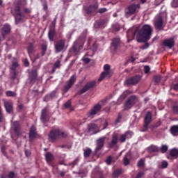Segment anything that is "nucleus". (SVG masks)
<instances>
[{
	"instance_id": "obj_15",
	"label": "nucleus",
	"mask_w": 178,
	"mask_h": 178,
	"mask_svg": "<svg viewBox=\"0 0 178 178\" xmlns=\"http://www.w3.org/2000/svg\"><path fill=\"white\" fill-rule=\"evenodd\" d=\"M102 109V105L99 103L93 106V108L88 113V118H91V116H94L97 114L99 111Z\"/></svg>"
},
{
	"instance_id": "obj_36",
	"label": "nucleus",
	"mask_w": 178,
	"mask_h": 178,
	"mask_svg": "<svg viewBox=\"0 0 178 178\" xmlns=\"http://www.w3.org/2000/svg\"><path fill=\"white\" fill-rule=\"evenodd\" d=\"M27 52L29 55H31L33 52H34V44L29 43L28 48H27Z\"/></svg>"
},
{
	"instance_id": "obj_38",
	"label": "nucleus",
	"mask_w": 178,
	"mask_h": 178,
	"mask_svg": "<svg viewBox=\"0 0 178 178\" xmlns=\"http://www.w3.org/2000/svg\"><path fill=\"white\" fill-rule=\"evenodd\" d=\"M158 147L155 145H151L147 148L148 152H158Z\"/></svg>"
},
{
	"instance_id": "obj_27",
	"label": "nucleus",
	"mask_w": 178,
	"mask_h": 178,
	"mask_svg": "<svg viewBox=\"0 0 178 178\" xmlns=\"http://www.w3.org/2000/svg\"><path fill=\"white\" fill-rule=\"evenodd\" d=\"M98 129V125L94 123L89 124L88 125V133H90L91 134H97L95 130Z\"/></svg>"
},
{
	"instance_id": "obj_9",
	"label": "nucleus",
	"mask_w": 178,
	"mask_h": 178,
	"mask_svg": "<svg viewBox=\"0 0 178 178\" xmlns=\"http://www.w3.org/2000/svg\"><path fill=\"white\" fill-rule=\"evenodd\" d=\"M142 76L140 74H136L133 76L129 77L128 79H127L124 82L125 86H136V84H138L140 83V81L141 80Z\"/></svg>"
},
{
	"instance_id": "obj_12",
	"label": "nucleus",
	"mask_w": 178,
	"mask_h": 178,
	"mask_svg": "<svg viewBox=\"0 0 178 178\" xmlns=\"http://www.w3.org/2000/svg\"><path fill=\"white\" fill-rule=\"evenodd\" d=\"M77 79V76H76V74L72 75L68 81L66 82V85L64 86L63 91L64 92H67L72 87H73V85L74 83H76V80Z\"/></svg>"
},
{
	"instance_id": "obj_34",
	"label": "nucleus",
	"mask_w": 178,
	"mask_h": 178,
	"mask_svg": "<svg viewBox=\"0 0 178 178\" xmlns=\"http://www.w3.org/2000/svg\"><path fill=\"white\" fill-rule=\"evenodd\" d=\"M104 24H105V20L103 19V20L97 21L95 23V27H96V29H99L102 27Z\"/></svg>"
},
{
	"instance_id": "obj_25",
	"label": "nucleus",
	"mask_w": 178,
	"mask_h": 178,
	"mask_svg": "<svg viewBox=\"0 0 178 178\" xmlns=\"http://www.w3.org/2000/svg\"><path fill=\"white\" fill-rule=\"evenodd\" d=\"M154 27L156 30H162L163 29V19L159 17L154 22Z\"/></svg>"
},
{
	"instance_id": "obj_48",
	"label": "nucleus",
	"mask_w": 178,
	"mask_h": 178,
	"mask_svg": "<svg viewBox=\"0 0 178 178\" xmlns=\"http://www.w3.org/2000/svg\"><path fill=\"white\" fill-rule=\"evenodd\" d=\"M147 41L146 42H145V44L140 47V49H148L149 47V44L148 42H147Z\"/></svg>"
},
{
	"instance_id": "obj_11",
	"label": "nucleus",
	"mask_w": 178,
	"mask_h": 178,
	"mask_svg": "<svg viewBox=\"0 0 178 178\" xmlns=\"http://www.w3.org/2000/svg\"><path fill=\"white\" fill-rule=\"evenodd\" d=\"M35 138H40V134L37 131V128L35 126L32 125L29 129V142L33 143Z\"/></svg>"
},
{
	"instance_id": "obj_35",
	"label": "nucleus",
	"mask_w": 178,
	"mask_h": 178,
	"mask_svg": "<svg viewBox=\"0 0 178 178\" xmlns=\"http://www.w3.org/2000/svg\"><path fill=\"white\" fill-rule=\"evenodd\" d=\"M170 155L172 158H178V149H172L170 152Z\"/></svg>"
},
{
	"instance_id": "obj_46",
	"label": "nucleus",
	"mask_w": 178,
	"mask_h": 178,
	"mask_svg": "<svg viewBox=\"0 0 178 178\" xmlns=\"http://www.w3.org/2000/svg\"><path fill=\"white\" fill-rule=\"evenodd\" d=\"M8 178H15L16 177V174L15 173V171H10L7 175Z\"/></svg>"
},
{
	"instance_id": "obj_53",
	"label": "nucleus",
	"mask_w": 178,
	"mask_h": 178,
	"mask_svg": "<svg viewBox=\"0 0 178 178\" xmlns=\"http://www.w3.org/2000/svg\"><path fill=\"white\" fill-rule=\"evenodd\" d=\"M1 152L4 156H8V153L6 152V147L5 146L1 147Z\"/></svg>"
},
{
	"instance_id": "obj_14",
	"label": "nucleus",
	"mask_w": 178,
	"mask_h": 178,
	"mask_svg": "<svg viewBox=\"0 0 178 178\" xmlns=\"http://www.w3.org/2000/svg\"><path fill=\"white\" fill-rule=\"evenodd\" d=\"M151 122H152V113L148 111L145 118H144V129L145 130H148V127L151 124Z\"/></svg>"
},
{
	"instance_id": "obj_13",
	"label": "nucleus",
	"mask_w": 178,
	"mask_h": 178,
	"mask_svg": "<svg viewBox=\"0 0 178 178\" xmlns=\"http://www.w3.org/2000/svg\"><path fill=\"white\" fill-rule=\"evenodd\" d=\"M96 84L97 81H95L88 82L85 86L77 92V95H82L84 92H87L90 88H94Z\"/></svg>"
},
{
	"instance_id": "obj_44",
	"label": "nucleus",
	"mask_w": 178,
	"mask_h": 178,
	"mask_svg": "<svg viewBox=\"0 0 178 178\" xmlns=\"http://www.w3.org/2000/svg\"><path fill=\"white\" fill-rule=\"evenodd\" d=\"M122 113H118V117L115 120V124H118V123H120V122L122 120Z\"/></svg>"
},
{
	"instance_id": "obj_49",
	"label": "nucleus",
	"mask_w": 178,
	"mask_h": 178,
	"mask_svg": "<svg viewBox=\"0 0 178 178\" xmlns=\"http://www.w3.org/2000/svg\"><path fill=\"white\" fill-rule=\"evenodd\" d=\"M172 112L174 115H178V105H174L172 106Z\"/></svg>"
},
{
	"instance_id": "obj_28",
	"label": "nucleus",
	"mask_w": 178,
	"mask_h": 178,
	"mask_svg": "<svg viewBox=\"0 0 178 178\" xmlns=\"http://www.w3.org/2000/svg\"><path fill=\"white\" fill-rule=\"evenodd\" d=\"M60 66H62V64H60V60H56L53 65L52 70L50 71V74H54L55 72H56L57 69H60Z\"/></svg>"
},
{
	"instance_id": "obj_58",
	"label": "nucleus",
	"mask_w": 178,
	"mask_h": 178,
	"mask_svg": "<svg viewBox=\"0 0 178 178\" xmlns=\"http://www.w3.org/2000/svg\"><path fill=\"white\" fill-rule=\"evenodd\" d=\"M154 80L155 83H159V81H161V76H158V75L154 76Z\"/></svg>"
},
{
	"instance_id": "obj_54",
	"label": "nucleus",
	"mask_w": 178,
	"mask_h": 178,
	"mask_svg": "<svg viewBox=\"0 0 178 178\" xmlns=\"http://www.w3.org/2000/svg\"><path fill=\"white\" fill-rule=\"evenodd\" d=\"M105 12H108V9H106V8H99L97 13L102 14L105 13Z\"/></svg>"
},
{
	"instance_id": "obj_32",
	"label": "nucleus",
	"mask_w": 178,
	"mask_h": 178,
	"mask_svg": "<svg viewBox=\"0 0 178 178\" xmlns=\"http://www.w3.org/2000/svg\"><path fill=\"white\" fill-rule=\"evenodd\" d=\"M122 173H123V170H122V169L115 170L113 172V177L114 178L119 177V176H120Z\"/></svg>"
},
{
	"instance_id": "obj_2",
	"label": "nucleus",
	"mask_w": 178,
	"mask_h": 178,
	"mask_svg": "<svg viewBox=\"0 0 178 178\" xmlns=\"http://www.w3.org/2000/svg\"><path fill=\"white\" fill-rule=\"evenodd\" d=\"M22 1H18L14 8V17L15 19V23H20L23 22L24 19H27L26 15H30L31 13V10L30 8H24V13H22Z\"/></svg>"
},
{
	"instance_id": "obj_39",
	"label": "nucleus",
	"mask_w": 178,
	"mask_h": 178,
	"mask_svg": "<svg viewBox=\"0 0 178 178\" xmlns=\"http://www.w3.org/2000/svg\"><path fill=\"white\" fill-rule=\"evenodd\" d=\"M92 152V151L91 150L90 148H88V149H85L84 152H83L84 158L90 157V155H91Z\"/></svg>"
},
{
	"instance_id": "obj_7",
	"label": "nucleus",
	"mask_w": 178,
	"mask_h": 178,
	"mask_svg": "<svg viewBox=\"0 0 178 178\" xmlns=\"http://www.w3.org/2000/svg\"><path fill=\"white\" fill-rule=\"evenodd\" d=\"M66 45V40L60 39L54 42V49L56 54H59L65 51V47Z\"/></svg>"
},
{
	"instance_id": "obj_45",
	"label": "nucleus",
	"mask_w": 178,
	"mask_h": 178,
	"mask_svg": "<svg viewBox=\"0 0 178 178\" xmlns=\"http://www.w3.org/2000/svg\"><path fill=\"white\" fill-rule=\"evenodd\" d=\"M17 67H19V63H17V61H13L10 67L11 70H16Z\"/></svg>"
},
{
	"instance_id": "obj_47",
	"label": "nucleus",
	"mask_w": 178,
	"mask_h": 178,
	"mask_svg": "<svg viewBox=\"0 0 178 178\" xmlns=\"http://www.w3.org/2000/svg\"><path fill=\"white\" fill-rule=\"evenodd\" d=\"M168 149V145H163L161 147V152H162L163 154H165V152H166Z\"/></svg>"
},
{
	"instance_id": "obj_1",
	"label": "nucleus",
	"mask_w": 178,
	"mask_h": 178,
	"mask_svg": "<svg viewBox=\"0 0 178 178\" xmlns=\"http://www.w3.org/2000/svg\"><path fill=\"white\" fill-rule=\"evenodd\" d=\"M136 35V40L138 42H147L149 40H151V35H152V28L150 25L145 24L141 29L137 26L132 28L127 32V38H134Z\"/></svg>"
},
{
	"instance_id": "obj_51",
	"label": "nucleus",
	"mask_w": 178,
	"mask_h": 178,
	"mask_svg": "<svg viewBox=\"0 0 178 178\" xmlns=\"http://www.w3.org/2000/svg\"><path fill=\"white\" fill-rule=\"evenodd\" d=\"M171 6L172 8H178V0H172Z\"/></svg>"
},
{
	"instance_id": "obj_42",
	"label": "nucleus",
	"mask_w": 178,
	"mask_h": 178,
	"mask_svg": "<svg viewBox=\"0 0 178 178\" xmlns=\"http://www.w3.org/2000/svg\"><path fill=\"white\" fill-rule=\"evenodd\" d=\"M6 95L7 97H16L17 94L13 91L8 90L6 92Z\"/></svg>"
},
{
	"instance_id": "obj_64",
	"label": "nucleus",
	"mask_w": 178,
	"mask_h": 178,
	"mask_svg": "<svg viewBox=\"0 0 178 178\" xmlns=\"http://www.w3.org/2000/svg\"><path fill=\"white\" fill-rule=\"evenodd\" d=\"M144 176V172H140L137 174L136 178H141Z\"/></svg>"
},
{
	"instance_id": "obj_57",
	"label": "nucleus",
	"mask_w": 178,
	"mask_h": 178,
	"mask_svg": "<svg viewBox=\"0 0 178 178\" xmlns=\"http://www.w3.org/2000/svg\"><path fill=\"white\" fill-rule=\"evenodd\" d=\"M106 163H107L108 165H111L112 163V156H109L107 157L106 160Z\"/></svg>"
},
{
	"instance_id": "obj_4",
	"label": "nucleus",
	"mask_w": 178,
	"mask_h": 178,
	"mask_svg": "<svg viewBox=\"0 0 178 178\" xmlns=\"http://www.w3.org/2000/svg\"><path fill=\"white\" fill-rule=\"evenodd\" d=\"M60 137L66 138V137H67V134L60 131L59 129H52L49 134V140L51 143H55V140Z\"/></svg>"
},
{
	"instance_id": "obj_62",
	"label": "nucleus",
	"mask_w": 178,
	"mask_h": 178,
	"mask_svg": "<svg viewBox=\"0 0 178 178\" xmlns=\"http://www.w3.org/2000/svg\"><path fill=\"white\" fill-rule=\"evenodd\" d=\"M17 108L19 109L18 112H22V111H23L24 108V106L22 104H20L17 106Z\"/></svg>"
},
{
	"instance_id": "obj_22",
	"label": "nucleus",
	"mask_w": 178,
	"mask_h": 178,
	"mask_svg": "<svg viewBox=\"0 0 178 178\" xmlns=\"http://www.w3.org/2000/svg\"><path fill=\"white\" fill-rule=\"evenodd\" d=\"M10 25L8 24H4L1 29V35H2L3 40H5L7 34H10Z\"/></svg>"
},
{
	"instance_id": "obj_61",
	"label": "nucleus",
	"mask_w": 178,
	"mask_h": 178,
	"mask_svg": "<svg viewBox=\"0 0 178 178\" xmlns=\"http://www.w3.org/2000/svg\"><path fill=\"white\" fill-rule=\"evenodd\" d=\"M25 155L29 158V156H31V151L29 149H25Z\"/></svg>"
},
{
	"instance_id": "obj_19",
	"label": "nucleus",
	"mask_w": 178,
	"mask_h": 178,
	"mask_svg": "<svg viewBox=\"0 0 178 178\" xmlns=\"http://www.w3.org/2000/svg\"><path fill=\"white\" fill-rule=\"evenodd\" d=\"M163 45L167 47L169 49H172L175 47V39L173 38L165 39L163 41Z\"/></svg>"
},
{
	"instance_id": "obj_21",
	"label": "nucleus",
	"mask_w": 178,
	"mask_h": 178,
	"mask_svg": "<svg viewBox=\"0 0 178 178\" xmlns=\"http://www.w3.org/2000/svg\"><path fill=\"white\" fill-rule=\"evenodd\" d=\"M37 77H38V74H37V70H32L29 73V81L31 84H34L35 81H37Z\"/></svg>"
},
{
	"instance_id": "obj_63",
	"label": "nucleus",
	"mask_w": 178,
	"mask_h": 178,
	"mask_svg": "<svg viewBox=\"0 0 178 178\" xmlns=\"http://www.w3.org/2000/svg\"><path fill=\"white\" fill-rule=\"evenodd\" d=\"M149 70H151V68H149V66L145 65V73H146V74L149 73Z\"/></svg>"
},
{
	"instance_id": "obj_23",
	"label": "nucleus",
	"mask_w": 178,
	"mask_h": 178,
	"mask_svg": "<svg viewBox=\"0 0 178 178\" xmlns=\"http://www.w3.org/2000/svg\"><path fill=\"white\" fill-rule=\"evenodd\" d=\"M13 128H14V133L17 137L22 134V129L20 128V122L18 121H15L13 122Z\"/></svg>"
},
{
	"instance_id": "obj_26",
	"label": "nucleus",
	"mask_w": 178,
	"mask_h": 178,
	"mask_svg": "<svg viewBox=\"0 0 178 178\" xmlns=\"http://www.w3.org/2000/svg\"><path fill=\"white\" fill-rule=\"evenodd\" d=\"M47 119H48V111L44 108L41 111L40 120L42 123H47Z\"/></svg>"
},
{
	"instance_id": "obj_41",
	"label": "nucleus",
	"mask_w": 178,
	"mask_h": 178,
	"mask_svg": "<svg viewBox=\"0 0 178 178\" xmlns=\"http://www.w3.org/2000/svg\"><path fill=\"white\" fill-rule=\"evenodd\" d=\"M130 94H133V92L131 90H127L122 93V98H126L130 95Z\"/></svg>"
},
{
	"instance_id": "obj_43",
	"label": "nucleus",
	"mask_w": 178,
	"mask_h": 178,
	"mask_svg": "<svg viewBox=\"0 0 178 178\" xmlns=\"http://www.w3.org/2000/svg\"><path fill=\"white\" fill-rule=\"evenodd\" d=\"M144 165H145V161L143 159L139 160L137 163L138 168H143V166H144Z\"/></svg>"
},
{
	"instance_id": "obj_30",
	"label": "nucleus",
	"mask_w": 178,
	"mask_h": 178,
	"mask_svg": "<svg viewBox=\"0 0 178 178\" xmlns=\"http://www.w3.org/2000/svg\"><path fill=\"white\" fill-rule=\"evenodd\" d=\"M48 37L49 41H54L55 37V28H51L48 33Z\"/></svg>"
},
{
	"instance_id": "obj_8",
	"label": "nucleus",
	"mask_w": 178,
	"mask_h": 178,
	"mask_svg": "<svg viewBox=\"0 0 178 178\" xmlns=\"http://www.w3.org/2000/svg\"><path fill=\"white\" fill-rule=\"evenodd\" d=\"M98 8H99V4L98 2H95L93 4H90L88 6L84 8L86 16H92L93 13H95L97 10H98Z\"/></svg>"
},
{
	"instance_id": "obj_3",
	"label": "nucleus",
	"mask_w": 178,
	"mask_h": 178,
	"mask_svg": "<svg viewBox=\"0 0 178 178\" xmlns=\"http://www.w3.org/2000/svg\"><path fill=\"white\" fill-rule=\"evenodd\" d=\"M141 6L139 3H132L126 7L124 10V16L126 19L131 17V16H137V14L140 12Z\"/></svg>"
},
{
	"instance_id": "obj_50",
	"label": "nucleus",
	"mask_w": 178,
	"mask_h": 178,
	"mask_svg": "<svg viewBox=\"0 0 178 178\" xmlns=\"http://www.w3.org/2000/svg\"><path fill=\"white\" fill-rule=\"evenodd\" d=\"M4 115L3 113L2 112V107L0 106V123H2L3 122Z\"/></svg>"
},
{
	"instance_id": "obj_10",
	"label": "nucleus",
	"mask_w": 178,
	"mask_h": 178,
	"mask_svg": "<svg viewBox=\"0 0 178 178\" xmlns=\"http://www.w3.org/2000/svg\"><path fill=\"white\" fill-rule=\"evenodd\" d=\"M104 72L100 74L99 78L98 79V81L101 82L105 77H108L111 79L112 77V74L111 73V65L109 64H106L104 66Z\"/></svg>"
},
{
	"instance_id": "obj_37",
	"label": "nucleus",
	"mask_w": 178,
	"mask_h": 178,
	"mask_svg": "<svg viewBox=\"0 0 178 178\" xmlns=\"http://www.w3.org/2000/svg\"><path fill=\"white\" fill-rule=\"evenodd\" d=\"M170 131L172 136H176V134H178V126L177 125L172 126L170 129Z\"/></svg>"
},
{
	"instance_id": "obj_55",
	"label": "nucleus",
	"mask_w": 178,
	"mask_h": 178,
	"mask_svg": "<svg viewBox=\"0 0 178 178\" xmlns=\"http://www.w3.org/2000/svg\"><path fill=\"white\" fill-rule=\"evenodd\" d=\"M168 161H163L161 162V168L162 169H166L168 168Z\"/></svg>"
},
{
	"instance_id": "obj_33",
	"label": "nucleus",
	"mask_w": 178,
	"mask_h": 178,
	"mask_svg": "<svg viewBox=\"0 0 178 178\" xmlns=\"http://www.w3.org/2000/svg\"><path fill=\"white\" fill-rule=\"evenodd\" d=\"M45 159L47 162H52L54 161V155L51 152H47L45 154Z\"/></svg>"
},
{
	"instance_id": "obj_16",
	"label": "nucleus",
	"mask_w": 178,
	"mask_h": 178,
	"mask_svg": "<svg viewBox=\"0 0 178 178\" xmlns=\"http://www.w3.org/2000/svg\"><path fill=\"white\" fill-rule=\"evenodd\" d=\"M119 48H120V39L115 38L112 40V42L111 44V49L113 52H117Z\"/></svg>"
},
{
	"instance_id": "obj_52",
	"label": "nucleus",
	"mask_w": 178,
	"mask_h": 178,
	"mask_svg": "<svg viewBox=\"0 0 178 178\" xmlns=\"http://www.w3.org/2000/svg\"><path fill=\"white\" fill-rule=\"evenodd\" d=\"M124 166L130 165V160L127 159V156L124 157Z\"/></svg>"
},
{
	"instance_id": "obj_18",
	"label": "nucleus",
	"mask_w": 178,
	"mask_h": 178,
	"mask_svg": "<svg viewBox=\"0 0 178 178\" xmlns=\"http://www.w3.org/2000/svg\"><path fill=\"white\" fill-rule=\"evenodd\" d=\"M4 108L7 113H9V115H13V103L9 101L4 102Z\"/></svg>"
},
{
	"instance_id": "obj_60",
	"label": "nucleus",
	"mask_w": 178,
	"mask_h": 178,
	"mask_svg": "<svg viewBox=\"0 0 178 178\" xmlns=\"http://www.w3.org/2000/svg\"><path fill=\"white\" fill-rule=\"evenodd\" d=\"M51 97L49 95H47L44 98H43V101L44 102H48L49 101H51Z\"/></svg>"
},
{
	"instance_id": "obj_59",
	"label": "nucleus",
	"mask_w": 178,
	"mask_h": 178,
	"mask_svg": "<svg viewBox=\"0 0 178 178\" xmlns=\"http://www.w3.org/2000/svg\"><path fill=\"white\" fill-rule=\"evenodd\" d=\"M87 173V170L83 169V170H80L78 172L77 175H86Z\"/></svg>"
},
{
	"instance_id": "obj_40",
	"label": "nucleus",
	"mask_w": 178,
	"mask_h": 178,
	"mask_svg": "<svg viewBox=\"0 0 178 178\" xmlns=\"http://www.w3.org/2000/svg\"><path fill=\"white\" fill-rule=\"evenodd\" d=\"M64 108H67L68 109H71V111H73V107H72V99H69L67 102L65 103Z\"/></svg>"
},
{
	"instance_id": "obj_24",
	"label": "nucleus",
	"mask_w": 178,
	"mask_h": 178,
	"mask_svg": "<svg viewBox=\"0 0 178 178\" xmlns=\"http://www.w3.org/2000/svg\"><path fill=\"white\" fill-rule=\"evenodd\" d=\"M131 136H133V132L127 131L124 134L120 136L119 140L120 143H125L127 138H131Z\"/></svg>"
},
{
	"instance_id": "obj_17",
	"label": "nucleus",
	"mask_w": 178,
	"mask_h": 178,
	"mask_svg": "<svg viewBox=\"0 0 178 178\" xmlns=\"http://www.w3.org/2000/svg\"><path fill=\"white\" fill-rule=\"evenodd\" d=\"M106 140V136H103L97 140L95 152H98L100 149L104 148L105 145V140Z\"/></svg>"
},
{
	"instance_id": "obj_5",
	"label": "nucleus",
	"mask_w": 178,
	"mask_h": 178,
	"mask_svg": "<svg viewBox=\"0 0 178 178\" xmlns=\"http://www.w3.org/2000/svg\"><path fill=\"white\" fill-rule=\"evenodd\" d=\"M84 42H86V35L79 37L73 44L71 51L74 54H77L80 49H83L84 47Z\"/></svg>"
},
{
	"instance_id": "obj_29",
	"label": "nucleus",
	"mask_w": 178,
	"mask_h": 178,
	"mask_svg": "<svg viewBox=\"0 0 178 178\" xmlns=\"http://www.w3.org/2000/svg\"><path fill=\"white\" fill-rule=\"evenodd\" d=\"M47 49L48 44L47 43H43L40 44L41 56H45V54H47Z\"/></svg>"
},
{
	"instance_id": "obj_20",
	"label": "nucleus",
	"mask_w": 178,
	"mask_h": 178,
	"mask_svg": "<svg viewBox=\"0 0 178 178\" xmlns=\"http://www.w3.org/2000/svg\"><path fill=\"white\" fill-rule=\"evenodd\" d=\"M118 141H119V135L116 133H114L112 135V140L110 143H108L109 148H113L118 144Z\"/></svg>"
},
{
	"instance_id": "obj_6",
	"label": "nucleus",
	"mask_w": 178,
	"mask_h": 178,
	"mask_svg": "<svg viewBox=\"0 0 178 178\" xmlns=\"http://www.w3.org/2000/svg\"><path fill=\"white\" fill-rule=\"evenodd\" d=\"M137 101H138V98L136 95L129 96L124 104L123 111H129V109H131L133 106L137 104Z\"/></svg>"
},
{
	"instance_id": "obj_56",
	"label": "nucleus",
	"mask_w": 178,
	"mask_h": 178,
	"mask_svg": "<svg viewBox=\"0 0 178 178\" xmlns=\"http://www.w3.org/2000/svg\"><path fill=\"white\" fill-rule=\"evenodd\" d=\"M16 77H17V72L16 70H13V75L11 76L12 80H15Z\"/></svg>"
},
{
	"instance_id": "obj_31",
	"label": "nucleus",
	"mask_w": 178,
	"mask_h": 178,
	"mask_svg": "<svg viewBox=\"0 0 178 178\" xmlns=\"http://www.w3.org/2000/svg\"><path fill=\"white\" fill-rule=\"evenodd\" d=\"M90 49L92 51V54H90V52H88L85 54V56H92L94 55V52L97 49V43H93L92 47H90Z\"/></svg>"
}]
</instances>
